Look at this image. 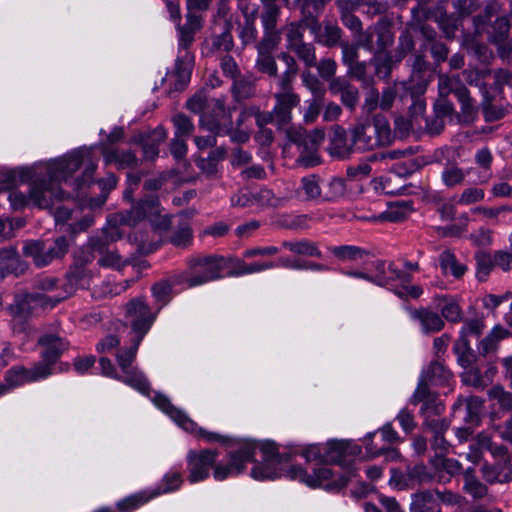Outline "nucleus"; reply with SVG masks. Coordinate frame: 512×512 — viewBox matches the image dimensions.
I'll use <instances>...</instances> for the list:
<instances>
[{
    "mask_svg": "<svg viewBox=\"0 0 512 512\" xmlns=\"http://www.w3.org/2000/svg\"><path fill=\"white\" fill-rule=\"evenodd\" d=\"M346 193V184L342 178H332L323 189V200L334 201Z\"/></svg>",
    "mask_w": 512,
    "mask_h": 512,
    "instance_id": "obj_48",
    "label": "nucleus"
},
{
    "mask_svg": "<svg viewBox=\"0 0 512 512\" xmlns=\"http://www.w3.org/2000/svg\"><path fill=\"white\" fill-rule=\"evenodd\" d=\"M287 475L293 480H299L310 487H318L324 481L330 479L332 471L327 466L321 465L313 469V475L308 474L299 466H291L287 470Z\"/></svg>",
    "mask_w": 512,
    "mask_h": 512,
    "instance_id": "obj_23",
    "label": "nucleus"
},
{
    "mask_svg": "<svg viewBox=\"0 0 512 512\" xmlns=\"http://www.w3.org/2000/svg\"><path fill=\"white\" fill-rule=\"evenodd\" d=\"M281 32L286 35L288 50L292 49L296 45L304 42V24L303 22H291L281 28Z\"/></svg>",
    "mask_w": 512,
    "mask_h": 512,
    "instance_id": "obj_44",
    "label": "nucleus"
},
{
    "mask_svg": "<svg viewBox=\"0 0 512 512\" xmlns=\"http://www.w3.org/2000/svg\"><path fill=\"white\" fill-rule=\"evenodd\" d=\"M349 131L355 149L363 152L387 147L394 140L389 121L382 114L358 119Z\"/></svg>",
    "mask_w": 512,
    "mask_h": 512,
    "instance_id": "obj_2",
    "label": "nucleus"
},
{
    "mask_svg": "<svg viewBox=\"0 0 512 512\" xmlns=\"http://www.w3.org/2000/svg\"><path fill=\"white\" fill-rule=\"evenodd\" d=\"M153 402L163 412L168 414L175 422L178 423L184 430L195 433L198 437L204 439L207 442H225L227 438L214 432H208L202 428H199L197 424L189 419L181 410L174 407L170 400L162 395L156 394Z\"/></svg>",
    "mask_w": 512,
    "mask_h": 512,
    "instance_id": "obj_12",
    "label": "nucleus"
},
{
    "mask_svg": "<svg viewBox=\"0 0 512 512\" xmlns=\"http://www.w3.org/2000/svg\"><path fill=\"white\" fill-rule=\"evenodd\" d=\"M256 451L255 443L251 441L243 442L240 447L227 454V462L219 463L214 466L213 477L217 481H223L228 477L241 474L248 462L254 461Z\"/></svg>",
    "mask_w": 512,
    "mask_h": 512,
    "instance_id": "obj_11",
    "label": "nucleus"
},
{
    "mask_svg": "<svg viewBox=\"0 0 512 512\" xmlns=\"http://www.w3.org/2000/svg\"><path fill=\"white\" fill-rule=\"evenodd\" d=\"M411 20L407 22L406 27L416 30L418 26L426 24L430 19L431 10L426 8V5H417L411 10Z\"/></svg>",
    "mask_w": 512,
    "mask_h": 512,
    "instance_id": "obj_60",
    "label": "nucleus"
},
{
    "mask_svg": "<svg viewBox=\"0 0 512 512\" xmlns=\"http://www.w3.org/2000/svg\"><path fill=\"white\" fill-rule=\"evenodd\" d=\"M290 51L294 52L306 67L310 68L316 65V49L312 43L303 42Z\"/></svg>",
    "mask_w": 512,
    "mask_h": 512,
    "instance_id": "obj_49",
    "label": "nucleus"
},
{
    "mask_svg": "<svg viewBox=\"0 0 512 512\" xmlns=\"http://www.w3.org/2000/svg\"><path fill=\"white\" fill-rule=\"evenodd\" d=\"M288 138L300 149L299 161L309 167L320 163L318 148L325 138V131L322 128H315L311 131L305 129H291L288 131Z\"/></svg>",
    "mask_w": 512,
    "mask_h": 512,
    "instance_id": "obj_9",
    "label": "nucleus"
},
{
    "mask_svg": "<svg viewBox=\"0 0 512 512\" xmlns=\"http://www.w3.org/2000/svg\"><path fill=\"white\" fill-rule=\"evenodd\" d=\"M47 377H49L48 367L35 363L31 368H25L21 365L10 368L5 374V381L9 387H15L46 379Z\"/></svg>",
    "mask_w": 512,
    "mask_h": 512,
    "instance_id": "obj_20",
    "label": "nucleus"
},
{
    "mask_svg": "<svg viewBox=\"0 0 512 512\" xmlns=\"http://www.w3.org/2000/svg\"><path fill=\"white\" fill-rule=\"evenodd\" d=\"M142 340H139L137 337H133V345L129 348H126L122 350L120 353L117 354V362L118 365L121 367L122 371H128V369H131V364L134 361L136 357V353L138 350V346Z\"/></svg>",
    "mask_w": 512,
    "mask_h": 512,
    "instance_id": "obj_54",
    "label": "nucleus"
},
{
    "mask_svg": "<svg viewBox=\"0 0 512 512\" xmlns=\"http://www.w3.org/2000/svg\"><path fill=\"white\" fill-rule=\"evenodd\" d=\"M69 248L66 237L60 236L55 239L53 245L46 247L43 241H30L24 245V254L31 257L38 267H44L55 259L62 258Z\"/></svg>",
    "mask_w": 512,
    "mask_h": 512,
    "instance_id": "obj_13",
    "label": "nucleus"
},
{
    "mask_svg": "<svg viewBox=\"0 0 512 512\" xmlns=\"http://www.w3.org/2000/svg\"><path fill=\"white\" fill-rule=\"evenodd\" d=\"M263 463L255 465L251 470V476L256 480L275 479L279 477L283 457L279 455L274 443H265L261 446Z\"/></svg>",
    "mask_w": 512,
    "mask_h": 512,
    "instance_id": "obj_15",
    "label": "nucleus"
},
{
    "mask_svg": "<svg viewBox=\"0 0 512 512\" xmlns=\"http://www.w3.org/2000/svg\"><path fill=\"white\" fill-rule=\"evenodd\" d=\"M145 205L148 206L149 213L153 214L157 206L155 196L145 197L128 211L112 214L108 218L107 225L103 228L102 233L111 243L120 239L124 234L121 230L122 226H134L147 215L144 210Z\"/></svg>",
    "mask_w": 512,
    "mask_h": 512,
    "instance_id": "obj_7",
    "label": "nucleus"
},
{
    "mask_svg": "<svg viewBox=\"0 0 512 512\" xmlns=\"http://www.w3.org/2000/svg\"><path fill=\"white\" fill-rule=\"evenodd\" d=\"M347 75L362 82L364 85H368L371 82V78L367 74V63L364 61H357L348 65Z\"/></svg>",
    "mask_w": 512,
    "mask_h": 512,
    "instance_id": "obj_61",
    "label": "nucleus"
},
{
    "mask_svg": "<svg viewBox=\"0 0 512 512\" xmlns=\"http://www.w3.org/2000/svg\"><path fill=\"white\" fill-rule=\"evenodd\" d=\"M329 250L340 262L361 263L374 256L371 250L356 245H339Z\"/></svg>",
    "mask_w": 512,
    "mask_h": 512,
    "instance_id": "obj_25",
    "label": "nucleus"
},
{
    "mask_svg": "<svg viewBox=\"0 0 512 512\" xmlns=\"http://www.w3.org/2000/svg\"><path fill=\"white\" fill-rule=\"evenodd\" d=\"M47 179H36L28 192L25 195L21 192H11L9 195V201L15 209H21L30 203L33 205L43 208L51 209L56 201L64 199V194L60 188H57L47 175Z\"/></svg>",
    "mask_w": 512,
    "mask_h": 512,
    "instance_id": "obj_5",
    "label": "nucleus"
},
{
    "mask_svg": "<svg viewBox=\"0 0 512 512\" xmlns=\"http://www.w3.org/2000/svg\"><path fill=\"white\" fill-rule=\"evenodd\" d=\"M276 105L273 109L275 123L279 128L286 127L292 119V109L299 105L300 97L293 91V87L279 88L274 95Z\"/></svg>",
    "mask_w": 512,
    "mask_h": 512,
    "instance_id": "obj_17",
    "label": "nucleus"
},
{
    "mask_svg": "<svg viewBox=\"0 0 512 512\" xmlns=\"http://www.w3.org/2000/svg\"><path fill=\"white\" fill-rule=\"evenodd\" d=\"M485 328L484 321L479 318L467 319L464 321V325L461 329V341H468L467 338L470 336L479 337Z\"/></svg>",
    "mask_w": 512,
    "mask_h": 512,
    "instance_id": "obj_59",
    "label": "nucleus"
},
{
    "mask_svg": "<svg viewBox=\"0 0 512 512\" xmlns=\"http://www.w3.org/2000/svg\"><path fill=\"white\" fill-rule=\"evenodd\" d=\"M193 66V55L186 52L178 57L173 71L166 74L163 79L168 85L169 93L183 91L191 78V69Z\"/></svg>",
    "mask_w": 512,
    "mask_h": 512,
    "instance_id": "obj_18",
    "label": "nucleus"
},
{
    "mask_svg": "<svg viewBox=\"0 0 512 512\" xmlns=\"http://www.w3.org/2000/svg\"><path fill=\"white\" fill-rule=\"evenodd\" d=\"M98 264L102 267L121 270L128 264V260L124 259L116 250L108 249L99 257Z\"/></svg>",
    "mask_w": 512,
    "mask_h": 512,
    "instance_id": "obj_52",
    "label": "nucleus"
},
{
    "mask_svg": "<svg viewBox=\"0 0 512 512\" xmlns=\"http://www.w3.org/2000/svg\"><path fill=\"white\" fill-rule=\"evenodd\" d=\"M451 375V372L447 370L443 364L435 361L432 362L427 371H425L423 379L434 385H442L449 381Z\"/></svg>",
    "mask_w": 512,
    "mask_h": 512,
    "instance_id": "obj_42",
    "label": "nucleus"
},
{
    "mask_svg": "<svg viewBox=\"0 0 512 512\" xmlns=\"http://www.w3.org/2000/svg\"><path fill=\"white\" fill-rule=\"evenodd\" d=\"M282 246L297 255L318 258L322 256V253L317 244L307 239H302L299 241H284Z\"/></svg>",
    "mask_w": 512,
    "mask_h": 512,
    "instance_id": "obj_34",
    "label": "nucleus"
},
{
    "mask_svg": "<svg viewBox=\"0 0 512 512\" xmlns=\"http://www.w3.org/2000/svg\"><path fill=\"white\" fill-rule=\"evenodd\" d=\"M279 14V6L270 4L264 7V11L261 14V21L265 32L262 40L268 41L272 46H277L281 38V31L276 29Z\"/></svg>",
    "mask_w": 512,
    "mask_h": 512,
    "instance_id": "obj_24",
    "label": "nucleus"
},
{
    "mask_svg": "<svg viewBox=\"0 0 512 512\" xmlns=\"http://www.w3.org/2000/svg\"><path fill=\"white\" fill-rule=\"evenodd\" d=\"M153 498H155V494H152L150 490L140 491L118 501L116 508L119 512H132Z\"/></svg>",
    "mask_w": 512,
    "mask_h": 512,
    "instance_id": "obj_32",
    "label": "nucleus"
},
{
    "mask_svg": "<svg viewBox=\"0 0 512 512\" xmlns=\"http://www.w3.org/2000/svg\"><path fill=\"white\" fill-rule=\"evenodd\" d=\"M239 38L244 45L255 42L257 38V29L255 26L254 13L251 16H246L243 24L239 26Z\"/></svg>",
    "mask_w": 512,
    "mask_h": 512,
    "instance_id": "obj_53",
    "label": "nucleus"
},
{
    "mask_svg": "<svg viewBox=\"0 0 512 512\" xmlns=\"http://www.w3.org/2000/svg\"><path fill=\"white\" fill-rule=\"evenodd\" d=\"M167 133L164 128L157 127L156 129L140 133L135 136L134 141L142 145L144 158L147 160L155 159L159 154V145L164 142Z\"/></svg>",
    "mask_w": 512,
    "mask_h": 512,
    "instance_id": "obj_22",
    "label": "nucleus"
},
{
    "mask_svg": "<svg viewBox=\"0 0 512 512\" xmlns=\"http://www.w3.org/2000/svg\"><path fill=\"white\" fill-rule=\"evenodd\" d=\"M488 398L495 401L502 411L512 412V392L505 390L502 385H494L488 391Z\"/></svg>",
    "mask_w": 512,
    "mask_h": 512,
    "instance_id": "obj_43",
    "label": "nucleus"
},
{
    "mask_svg": "<svg viewBox=\"0 0 512 512\" xmlns=\"http://www.w3.org/2000/svg\"><path fill=\"white\" fill-rule=\"evenodd\" d=\"M186 264L183 282L188 287H196L220 279L226 261L224 257L216 254L195 255L188 258Z\"/></svg>",
    "mask_w": 512,
    "mask_h": 512,
    "instance_id": "obj_4",
    "label": "nucleus"
},
{
    "mask_svg": "<svg viewBox=\"0 0 512 512\" xmlns=\"http://www.w3.org/2000/svg\"><path fill=\"white\" fill-rule=\"evenodd\" d=\"M463 84L458 78L450 77L446 74H440L438 77V90L440 97L447 98L451 93L456 94L458 87Z\"/></svg>",
    "mask_w": 512,
    "mask_h": 512,
    "instance_id": "obj_58",
    "label": "nucleus"
},
{
    "mask_svg": "<svg viewBox=\"0 0 512 512\" xmlns=\"http://www.w3.org/2000/svg\"><path fill=\"white\" fill-rule=\"evenodd\" d=\"M411 512H441V508L431 491L414 493L411 497Z\"/></svg>",
    "mask_w": 512,
    "mask_h": 512,
    "instance_id": "obj_29",
    "label": "nucleus"
},
{
    "mask_svg": "<svg viewBox=\"0 0 512 512\" xmlns=\"http://www.w3.org/2000/svg\"><path fill=\"white\" fill-rule=\"evenodd\" d=\"M442 316L450 322H459L462 319V311L459 304L453 299H445L441 307Z\"/></svg>",
    "mask_w": 512,
    "mask_h": 512,
    "instance_id": "obj_64",
    "label": "nucleus"
},
{
    "mask_svg": "<svg viewBox=\"0 0 512 512\" xmlns=\"http://www.w3.org/2000/svg\"><path fill=\"white\" fill-rule=\"evenodd\" d=\"M475 259L477 264L476 276L480 281H485L495 266L493 256L485 252H478Z\"/></svg>",
    "mask_w": 512,
    "mask_h": 512,
    "instance_id": "obj_51",
    "label": "nucleus"
},
{
    "mask_svg": "<svg viewBox=\"0 0 512 512\" xmlns=\"http://www.w3.org/2000/svg\"><path fill=\"white\" fill-rule=\"evenodd\" d=\"M67 298V293L63 295H45L40 293L17 294L14 302L9 305L8 310L13 318L14 330L18 332H27L28 326L22 323L27 319L33 310V304L40 305L42 308H52Z\"/></svg>",
    "mask_w": 512,
    "mask_h": 512,
    "instance_id": "obj_6",
    "label": "nucleus"
},
{
    "mask_svg": "<svg viewBox=\"0 0 512 512\" xmlns=\"http://www.w3.org/2000/svg\"><path fill=\"white\" fill-rule=\"evenodd\" d=\"M409 477L412 479L414 485L429 483L432 480V474L428 471L427 467L423 464H416L414 466L407 467Z\"/></svg>",
    "mask_w": 512,
    "mask_h": 512,
    "instance_id": "obj_62",
    "label": "nucleus"
},
{
    "mask_svg": "<svg viewBox=\"0 0 512 512\" xmlns=\"http://www.w3.org/2000/svg\"><path fill=\"white\" fill-rule=\"evenodd\" d=\"M324 107V96H314L308 103L303 114L305 124H313L319 117Z\"/></svg>",
    "mask_w": 512,
    "mask_h": 512,
    "instance_id": "obj_56",
    "label": "nucleus"
},
{
    "mask_svg": "<svg viewBox=\"0 0 512 512\" xmlns=\"http://www.w3.org/2000/svg\"><path fill=\"white\" fill-rule=\"evenodd\" d=\"M38 345L43 347L41 353L42 361L37 365H46L49 370V376L53 373V366L60 358L61 354L68 349V342L58 335L45 334L38 339Z\"/></svg>",
    "mask_w": 512,
    "mask_h": 512,
    "instance_id": "obj_19",
    "label": "nucleus"
},
{
    "mask_svg": "<svg viewBox=\"0 0 512 512\" xmlns=\"http://www.w3.org/2000/svg\"><path fill=\"white\" fill-rule=\"evenodd\" d=\"M0 266L4 268V274L18 273L23 271L22 264L15 247L10 246L0 249Z\"/></svg>",
    "mask_w": 512,
    "mask_h": 512,
    "instance_id": "obj_35",
    "label": "nucleus"
},
{
    "mask_svg": "<svg viewBox=\"0 0 512 512\" xmlns=\"http://www.w3.org/2000/svg\"><path fill=\"white\" fill-rule=\"evenodd\" d=\"M217 456L218 452L211 449L190 451L187 455L188 480L191 483L205 480L209 476L210 468L215 465Z\"/></svg>",
    "mask_w": 512,
    "mask_h": 512,
    "instance_id": "obj_16",
    "label": "nucleus"
},
{
    "mask_svg": "<svg viewBox=\"0 0 512 512\" xmlns=\"http://www.w3.org/2000/svg\"><path fill=\"white\" fill-rule=\"evenodd\" d=\"M353 143L349 142L346 130L340 125H333L329 136V154L339 159L349 157L353 152Z\"/></svg>",
    "mask_w": 512,
    "mask_h": 512,
    "instance_id": "obj_21",
    "label": "nucleus"
},
{
    "mask_svg": "<svg viewBox=\"0 0 512 512\" xmlns=\"http://www.w3.org/2000/svg\"><path fill=\"white\" fill-rule=\"evenodd\" d=\"M86 272L83 267H75L71 269L67 275L68 283L65 286V289L61 292L56 293L55 295H63L67 293V298L72 295L76 288L81 284V281L85 277Z\"/></svg>",
    "mask_w": 512,
    "mask_h": 512,
    "instance_id": "obj_55",
    "label": "nucleus"
},
{
    "mask_svg": "<svg viewBox=\"0 0 512 512\" xmlns=\"http://www.w3.org/2000/svg\"><path fill=\"white\" fill-rule=\"evenodd\" d=\"M465 172L456 164L447 165L442 171L441 178L444 185L448 188L461 185L465 179Z\"/></svg>",
    "mask_w": 512,
    "mask_h": 512,
    "instance_id": "obj_47",
    "label": "nucleus"
},
{
    "mask_svg": "<svg viewBox=\"0 0 512 512\" xmlns=\"http://www.w3.org/2000/svg\"><path fill=\"white\" fill-rule=\"evenodd\" d=\"M266 40H261L257 44L258 58L256 61V68L271 77H276L278 74L277 64L274 57L271 55L269 50L275 48Z\"/></svg>",
    "mask_w": 512,
    "mask_h": 512,
    "instance_id": "obj_28",
    "label": "nucleus"
},
{
    "mask_svg": "<svg viewBox=\"0 0 512 512\" xmlns=\"http://www.w3.org/2000/svg\"><path fill=\"white\" fill-rule=\"evenodd\" d=\"M463 479V491L469 494L473 499H482L487 495V486L479 481L473 468H468L464 472Z\"/></svg>",
    "mask_w": 512,
    "mask_h": 512,
    "instance_id": "obj_33",
    "label": "nucleus"
},
{
    "mask_svg": "<svg viewBox=\"0 0 512 512\" xmlns=\"http://www.w3.org/2000/svg\"><path fill=\"white\" fill-rule=\"evenodd\" d=\"M301 80L303 85L310 90L313 96H324L325 90L320 80L309 70H304L301 73Z\"/></svg>",
    "mask_w": 512,
    "mask_h": 512,
    "instance_id": "obj_63",
    "label": "nucleus"
},
{
    "mask_svg": "<svg viewBox=\"0 0 512 512\" xmlns=\"http://www.w3.org/2000/svg\"><path fill=\"white\" fill-rule=\"evenodd\" d=\"M278 57L286 65V69L279 79L278 87L287 88L292 86V82L299 71V66L296 59L287 52H281Z\"/></svg>",
    "mask_w": 512,
    "mask_h": 512,
    "instance_id": "obj_37",
    "label": "nucleus"
},
{
    "mask_svg": "<svg viewBox=\"0 0 512 512\" xmlns=\"http://www.w3.org/2000/svg\"><path fill=\"white\" fill-rule=\"evenodd\" d=\"M124 376L118 378V380L126 383L132 388L138 390L139 392L148 395L150 392V385L145 376L136 368L128 369V371H123Z\"/></svg>",
    "mask_w": 512,
    "mask_h": 512,
    "instance_id": "obj_39",
    "label": "nucleus"
},
{
    "mask_svg": "<svg viewBox=\"0 0 512 512\" xmlns=\"http://www.w3.org/2000/svg\"><path fill=\"white\" fill-rule=\"evenodd\" d=\"M439 262L443 272L445 274L450 273L455 278L462 277L467 270V267L459 263L450 250H445L440 254Z\"/></svg>",
    "mask_w": 512,
    "mask_h": 512,
    "instance_id": "obj_36",
    "label": "nucleus"
},
{
    "mask_svg": "<svg viewBox=\"0 0 512 512\" xmlns=\"http://www.w3.org/2000/svg\"><path fill=\"white\" fill-rule=\"evenodd\" d=\"M464 81L470 85L478 87L484 96L485 90L502 93L503 86L510 84L512 75L509 71L499 69L492 72L488 68H467L462 72Z\"/></svg>",
    "mask_w": 512,
    "mask_h": 512,
    "instance_id": "obj_10",
    "label": "nucleus"
},
{
    "mask_svg": "<svg viewBox=\"0 0 512 512\" xmlns=\"http://www.w3.org/2000/svg\"><path fill=\"white\" fill-rule=\"evenodd\" d=\"M103 156L106 163H115L118 168L125 169L135 167L138 159L132 151H118L116 149L105 148Z\"/></svg>",
    "mask_w": 512,
    "mask_h": 512,
    "instance_id": "obj_31",
    "label": "nucleus"
},
{
    "mask_svg": "<svg viewBox=\"0 0 512 512\" xmlns=\"http://www.w3.org/2000/svg\"><path fill=\"white\" fill-rule=\"evenodd\" d=\"M501 100L502 93L498 94V92H491L490 90H485L482 108L486 121L494 122L504 117L505 109L503 105L500 103Z\"/></svg>",
    "mask_w": 512,
    "mask_h": 512,
    "instance_id": "obj_27",
    "label": "nucleus"
},
{
    "mask_svg": "<svg viewBox=\"0 0 512 512\" xmlns=\"http://www.w3.org/2000/svg\"><path fill=\"white\" fill-rule=\"evenodd\" d=\"M455 96L461 104V112L465 122H471L476 114L474 100L470 96L469 90L462 85L456 90Z\"/></svg>",
    "mask_w": 512,
    "mask_h": 512,
    "instance_id": "obj_40",
    "label": "nucleus"
},
{
    "mask_svg": "<svg viewBox=\"0 0 512 512\" xmlns=\"http://www.w3.org/2000/svg\"><path fill=\"white\" fill-rule=\"evenodd\" d=\"M81 165H84L82 179L76 180V188L89 182L97 168V163L93 161L90 150L75 152L67 157L51 162L47 167L48 176L53 180L55 186L59 188L62 181L67 182L68 177L76 172Z\"/></svg>",
    "mask_w": 512,
    "mask_h": 512,
    "instance_id": "obj_3",
    "label": "nucleus"
},
{
    "mask_svg": "<svg viewBox=\"0 0 512 512\" xmlns=\"http://www.w3.org/2000/svg\"><path fill=\"white\" fill-rule=\"evenodd\" d=\"M182 482L183 479L180 472L170 471L164 475L162 479V484L150 491L152 492V494H155V497H157L159 495L178 490L182 485Z\"/></svg>",
    "mask_w": 512,
    "mask_h": 512,
    "instance_id": "obj_45",
    "label": "nucleus"
},
{
    "mask_svg": "<svg viewBox=\"0 0 512 512\" xmlns=\"http://www.w3.org/2000/svg\"><path fill=\"white\" fill-rule=\"evenodd\" d=\"M301 190L307 200H323V190L320 185V178L317 175H309L301 179Z\"/></svg>",
    "mask_w": 512,
    "mask_h": 512,
    "instance_id": "obj_46",
    "label": "nucleus"
},
{
    "mask_svg": "<svg viewBox=\"0 0 512 512\" xmlns=\"http://www.w3.org/2000/svg\"><path fill=\"white\" fill-rule=\"evenodd\" d=\"M212 47L214 50L229 52L234 47L233 36L231 34V24L225 22L224 30L219 35L213 37Z\"/></svg>",
    "mask_w": 512,
    "mask_h": 512,
    "instance_id": "obj_50",
    "label": "nucleus"
},
{
    "mask_svg": "<svg viewBox=\"0 0 512 512\" xmlns=\"http://www.w3.org/2000/svg\"><path fill=\"white\" fill-rule=\"evenodd\" d=\"M226 97H209L204 91H198L186 103V108L200 114V127L213 134L231 132L232 109L225 105Z\"/></svg>",
    "mask_w": 512,
    "mask_h": 512,
    "instance_id": "obj_1",
    "label": "nucleus"
},
{
    "mask_svg": "<svg viewBox=\"0 0 512 512\" xmlns=\"http://www.w3.org/2000/svg\"><path fill=\"white\" fill-rule=\"evenodd\" d=\"M476 442L480 446L485 447L486 450L490 451L494 458L499 459V461L504 462V464H508L510 462L506 447L502 445H495L488 434L483 432L479 433L476 436Z\"/></svg>",
    "mask_w": 512,
    "mask_h": 512,
    "instance_id": "obj_41",
    "label": "nucleus"
},
{
    "mask_svg": "<svg viewBox=\"0 0 512 512\" xmlns=\"http://www.w3.org/2000/svg\"><path fill=\"white\" fill-rule=\"evenodd\" d=\"M257 78L253 74L241 75L233 81L231 93L235 101L241 102L256 96Z\"/></svg>",
    "mask_w": 512,
    "mask_h": 512,
    "instance_id": "obj_26",
    "label": "nucleus"
},
{
    "mask_svg": "<svg viewBox=\"0 0 512 512\" xmlns=\"http://www.w3.org/2000/svg\"><path fill=\"white\" fill-rule=\"evenodd\" d=\"M175 127V136L188 138L194 131V124L188 116L179 113L172 118Z\"/></svg>",
    "mask_w": 512,
    "mask_h": 512,
    "instance_id": "obj_57",
    "label": "nucleus"
},
{
    "mask_svg": "<svg viewBox=\"0 0 512 512\" xmlns=\"http://www.w3.org/2000/svg\"><path fill=\"white\" fill-rule=\"evenodd\" d=\"M126 317L134 336L142 340L154 323L156 313L142 298H135L126 304Z\"/></svg>",
    "mask_w": 512,
    "mask_h": 512,
    "instance_id": "obj_14",
    "label": "nucleus"
},
{
    "mask_svg": "<svg viewBox=\"0 0 512 512\" xmlns=\"http://www.w3.org/2000/svg\"><path fill=\"white\" fill-rule=\"evenodd\" d=\"M509 335V331L501 326L494 327L491 332L479 343V352L482 355L495 351L498 343Z\"/></svg>",
    "mask_w": 512,
    "mask_h": 512,
    "instance_id": "obj_38",
    "label": "nucleus"
},
{
    "mask_svg": "<svg viewBox=\"0 0 512 512\" xmlns=\"http://www.w3.org/2000/svg\"><path fill=\"white\" fill-rule=\"evenodd\" d=\"M412 317L419 320L425 333H434L442 330L444 321L441 316L429 309H418L412 313Z\"/></svg>",
    "mask_w": 512,
    "mask_h": 512,
    "instance_id": "obj_30",
    "label": "nucleus"
},
{
    "mask_svg": "<svg viewBox=\"0 0 512 512\" xmlns=\"http://www.w3.org/2000/svg\"><path fill=\"white\" fill-rule=\"evenodd\" d=\"M361 448L347 440H332L323 447L312 446L305 452L307 460L320 458L326 463H336L341 466L348 465L352 458L360 454Z\"/></svg>",
    "mask_w": 512,
    "mask_h": 512,
    "instance_id": "obj_8",
    "label": "nucleus"
}]
</instances>
